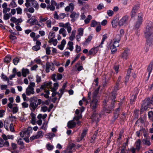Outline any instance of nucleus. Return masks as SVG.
I'll return each mask as SVG.
<instances>
[{
    "mask_svg": "<svg viewBox=\"0 0 153 153\" xmlns=\"http://www.w3.org/2000/svg\"><path fill=\"white\" fill-rule=\"evenodd\" d=\"M11 57L10 56H7L4 59V62L7 63H9L11 60Z\"/></svg>",
    "mask_w": 153,
    "mask_h": 153,
    "instance_id": "38",
    "label": "nucleus"
},
{
    "mask_svg": "<svg viewBox=\"0 0 153 153\" xmlns=\"http://www.w3.org/2000/svg\"><path fill=\"white\" fill-rule=\"evenodd\" d=\"M40 48V46L38 45H35L33 46L32 48V49L34 51H37L39 50Z\"/></svg>",
    "mask_w": 153,
    "mask_h": 153,
    "instance_id": "53",
    "label": "nucleus"
},
{
    "mask_svg": "<svg viewBox=\"0 0 153 153\" xmlns=\"http://www.w3.org/2000/svg\"><path fill=\"white\" fill-rule=\"evenodd\" d=\"M139 8V6L138 4L135 5L133 7L131 11V16L132 17H134L136 15Z\"/></svg>",
    "mask_w": 153,
    "mask_h": 153,
    "instance_id": "11",
    "label": "nucleus"
},
{
    "mask_svg": "<svg viewBox=\"0 0 153 153\" xmlns=\"http://www.w3.org/2000/svg\"><path fill=\"white\" fill-rule=\"evenodd\" d=\"M148 101H146L142 105L143 107L144 108L145 110H146L148 108Z\"/></svg>",
    "mask_w": 153,
    "mask_h": 153,
    "instance_id": "45",
    "label": "nucleus"
},
{
    "mask_svg": "<svg viewBox=\"0 0 153 153\" xmlns=\"http://www.w3.org/2000/svg\"><path fill=\"white\" fill-rule=\"evenodd\" d=\"M74 6L73 4L70 3L69 5L65 8V10L66 11H72L74 10Z\"/></svg>",
    "mask_w": 153,
    "mask_h": 153,
    "instance_id": "15",
    "label": "nucleus"
},
{
    "mask_svg": "<svg viewBox=\"0 0 153 153\" xmlns=\"http://www.w3.org/2000/svg\"><path fill=\"white\" fill-rule=\"evenodd\" d=\"M107 14L109 16H111L113 15L114 12L111 10H108L107 11Z\"/></svg>",
    "mask_w": 153,
    "mask_h": 153,
    "instance_id": "48",
    "label": "nucleus"
},
{
    "mask_svg": "<svg viewBox=\"0 0 153 153\" xmlns=\"http://www.w3.org/2000/svg\"><path fill=\"white\" fill-rule=\"evenodd\" d=\"M97 52V48H93L89 51L88 55H94Z\"/></svg>",
    "mask_w": 153,
    "mask_h": 153,
    "instance_id": "20",
    "label": "nucleus"
},
{
    "mask_svg": "<svg viewBox=\"0 0 153 153\" xmlns=\"http://www.w3.org/2000/svg\"><path fill=\"white\" fill-rule=\"evenodd\" d=\"M55 33L53 32H50L48 35V39L50 40L53 39L55 38Z\"/></svg>",
    "mask_w": 153,
    "mask_h": 153,
    "instance_id": "31",
    "label": "nucleus"
},
{
    "mask_svg": "<svg viewBox=\"0 0 153 153\" xmlns=\"http://www.w3.org/2000/svg\"><path fill=\"white\" fill-rule=\"evenodd\" d=\"M142 17L140 16H138L137 21L136 22L134 27L135 29H137L139 28L142 23Z\"/></svg>",
    "mask_w": 153,
    "mask_h": 153,
    "instance_id": "12",
    "label": "nucleus"
},
{
    "mask_svg": "<svg viewBox=\"0 0 153 153\" xmlns=\"http://www.w3.org/2000/svg\"><path fill=\"white\" fill-rule=\"evenodd\" d=\"M37 20L34 16H32L30 18L27 20V22L32 26L35 24Z\"/></svg>",
    "mask_w": 153,
    "mask_h": 153,
    "instance_id": "14",
    "label": "nucleus"
},
{
    "mask_svg": "<svg viewBox=\"0 0 153 153\" xmlns=\"http://www.w3.org/2000/svg\"><path fill=\"white\" fill-rule=\"evenodd\" d=\"M35 84L34 82H30L29 85L26 90V94L27 96L33 94L35 93L34 88L35 87Z\"/></svg>",
    "mask_w": 153,
    "mask_h": 153,
    "instance_id": "4",
    "label": "nucleus"
},
{
    "mask_svg": "<svg viewBox=\"0 0 153 153\" xmlns=\"http://www.w3.org/2000/svg\"><path fill=\"white\" fill-rule=\"evenodd\" d=\"M9 6L11 7H15L17 5L15 1L13 0L10 3Z\"/></svg>",
    "mask_w": 153,
    "mask_h": 153,
    "instance_id": "46",
    "label": "nucleus"
},
{
    "mask_svg": "<svg viewBox=\"0 0 153 153\" xmlns=\"http://www.w3.org/2000/svg\"><path fill=\"white\" fill-rule=\"evenodd\" d=\"M47 9H50L51 10L53 11L55 9V6L51 5H49L47 6Z\"/></svg>",
    "mask_w": 153,
    "mask_h": 153,
    "instance_id": "44",
    "label": "nucleus"
},
{
    "mask_svg": "<svg viewBox=\"0 0 153 153\" xmlns=\"http://www.w3.org/2000/svg\"><path fill=\"white\" fill-rule=\"evenodd\" d=\"M35 1V0H26V3L25 4V5L27 7H30V2H31V3Z\"/></svg>",
    "mask_w": 153,
    "mask_h": 153,
    "instance_id": "35",
    "label": "nucleus"
},
{
    "mask_svg": "<svg viewBox=\"0 0 153 153\" xmlns=\"http://www.w3.org/2000/svg\"><path fill=\"white\" fill-rule=\"evenodd\" d=\"M53 85V87H51V91H56L58 88L59 84L57 83H55Z\"/></svg>",
    "mask_w": 153,
    "mask_h": 153,
    "instance_id": "26",
    "label": "nucleus"
},
{
    "mask_svg": "<svg viewBox=\"0 0 153 153\" xmlns=\"http://www.w3.org/2000/svg\"><path fill=\"white\" fill-rule=\"evenodd\" d=\"M103 7L104 5L102 3L99 4L97 7V8L98 10H101Z\"/></svg>",
    "mask_w": 153,
    "mask_h": 153,
    "instance_id": "60",
    "label": "nucleus"
},
{
    "mask_svg": "<svg viewBox=\"0 0 153 153\" xmlns=\"http://www.w3.org/2000/svg\"><path fill=\"white\" fill-rule=\"evenodd\" d=\"M19 61V59L18 58H15L13 60V62L15 65H16Z\"/></svg>",
    "mask_w": 153,
    "mask_h": 153,
    "instance_id": "47",
    "label": "nucleus"
},
{
    "mask_svg": "<svg viewBox=\"0 0 153 153\" xmlns=\"http://www.w3.org/2000/svg\"><path fill=\"white\" fill-rule=\"evenodd\" d=\"M99 89L95 90L92 94V99H97V95L99 92Z\"/></svg>",
    "mask_w": 153,
    "mask_h": 153,
    "instance_id": "25",
    "label": "nucleus"
},
{
    "mask_svg": "<svg viewBox=\"0 0 153 153\" xmlns=\"http://www.w3.org/2000/svg\"><path fill=\"white\" fill-rule=\"evenodd\" d=\"M140 143L141 141L140 139H138L135 143V148L138 151L140 149Z\"/></svg>",
    "mask_w": 153,
    "mask_h": 153,
    "instance_id": "23",
    "label": "nucleus"
},
{
    "mask_svg": "<svg viewBox=\"0 0 153 153\" xmlns=\"http://www.w3.org/2000/svg\"><path fill=\"white\" fill-rule=\"evenodd\" d=\"M98 102L97 99H92L90 103L91 108L93 110H94L97 107Z\"/></svg>",
    "mask_w": 153,
    "mask_h": 153,
    "instance_id": "8",
    "label": "nucleus"
},
{
    "mask_svg": "<svg viewBox=\"0 0 153 153\" xmlns=\"http://www.w3.org/2000/svg\"><path fill=\"white\" fill-rule=\"evenodd\" d=\"M10 123V120L8 119L5 120L4 122V126L7 130H9V126Z\"/></svg>",
    "mask_w": 153,
    "mask_h": 153,
    "instance_id": "21",
    "label": "nucleus"
},
{
    "mask_svg": "<svg viewBox=\"0 0 153 153\" xmlns=\"http://www.w3.org/2000/svg\"><path fill=\"white\" fill-rule=\"evenodd\" d=\"M76 32V30H72L71 34L69 37V39L70 41H72L75 39Z\"/></svg>",
    "mask_w": 153,
    "mask_h": 153,
    "instance_id": "18",
    "label": "nucleus"
},
{
    "mask_svg": "<svg viewBox=\"0 0 153 153\" xmlns=\"http://www.w3.org/2000/svg\"><path fill=\"white\" fill-rule=\"evenodd\" d=\"M78 34L79 35L82 36L84 33V29L82 28H80L78 29Z\"/></svg>",
    "mask_w": 153,
    "mask_h": 153,
    "instance_id": "36",
    "label": "nucleus"
},
{
    "mask_svg": "<svg viewBox=\"0 0 153 153\" xmlns=\"http://www.w3.org/2000/svg\"><path fill=\"white\" fill-rule=\"evenodd\" d=\"M1 78L4 81H7L8 82L9 81V78L7 77L4 74H1Z\"/></svg>",
    "mask_w": 153,
    "mask_h": 153,
    "instance_id": "42",
    "label": "nucleus"
},
{
    "mask_svg": "<svg viewBox=\"0 0 153 153\" xmlns=\"http://www.w3.org/2000/svg\"><path fill=\"white\" fill-rule=\"evenodd\" d=\"M121 39V36L119 35H116L113 39V43L110 44V48L111 50L112 54L114 53L117 51V47L119 46V42Z\"/></svg>",
    "mask_w": 153,
    "mask_h": 153,
    "instance_id": "3",
    "label": "nucleus"
},
{
    "mask_svg": "<svg viewBox=\"0 0 153 153\" xmlns=\"http://www.w3.org/2000/svg\"><path fill=\"white\" fill-rule=\"evenodd\" d=\"M59 26L62 27L59 31V33L62 34V36L65 37L67 35V32L65 29V28L68 33L70 34L72 30V27L71 24L69 22L64 24L63 23L60 22L59 24Z\"/></svg>",
    "mask_w": 153,
    "mask_h": 153,
    "instance_id": "2",
    "label": "nucleus"
},
{
    "mask_svg": "<svg viewBox=\"0 0 153 153\" xmlns=\"http://www.w3.org/2000/svg\"><path fill=\"white\" fill-rule=\"evenodd\" d=\"M17 13L18 14H20L22 13V10L20 7H18L16 8Z\"/></svg>",
    "mask_w": 153,
    "mask_h": 153,
    "instance_id": "55",
    "label": "nucleus"
},
{
    "mask_svg": "<svg viewBox=\"0 0 153 153\" xmlns=\"http://www.w3.org/2000/svg\"><path fill=\"white\" fill-rule=\"evenodd\" d=\"M66 16V15L65 13H61L59 15V18L60 19H62Z\"/></svg>",
    "mask_w": 153,
    "mask_h": 153,
    "instance_id": "58",
    "label": "nucleus"
},
{
    "mask_svg": "<svg viewBox=\"0 0 153 153\" xmlns=\"http://www.w3.org/2000/svg\"><path fill=\"white\" fill-rule=\"evenodd\" d=\"M45 92L46 93V94H44V97L46 98H48L49 97L48 95L50 94L49 91L48 90H45Z\"/></svg>",
    "mask_w": 153,
    "mask_h": 153,
    "instance_id": "50",
    "label": "nucleus"
},
{
    "mask_svg": "<svg viewBox=\"0 0 153 153\" xmlns=\"http://www.w3.org/2000/svg\"><path fill=\"white\" fill-rule=\"evenodd\" d=\"M41 111L43 112H45L47 111H48V108L47 106L45 105H43L41 106Z\"/></svg>",
    "mask_w": 153,
    "mask_h": 153,
    "instance_id": "41",
    "label": "nucleus"
},
{
    "mask_svg": "<svg viewBox=\"0 0 153 153\" xmlns=\"http://www.w3.org/2000/svg\"><path fill=\"white\" fill-rule=\"evenodd\" d=\"M112 26L114 28H115L117 26V22L114 20H113L111 22Z\"/></svg>",
    "mask_w": 153,
    "mask_h": 153,
    "instance_id": "56",
    "label": "nucleus"
},
{
    "mask_svg": "<svg viewBox=\"0 0 153 153\" xmlns=\"http://www.w3.org/2000/svg\"><path fill=\"white\" fill-rule=\"evenodd\" d=\"M76 125V123L73 120L69 121L67 123V126L68 128H72L74 127Z\"/></svg>",
    "mask_w": 153,
    "mask_h": 153,
    "instance_id": "16",
    "label": "nucleus"
},
{
    "mask_svg": "<svg viewBox=\"0 0 153 153\" xmlns=\"http://www.w3.org/2000/svg\"><path fill=\"white\" fill-rule=\"evenodd\" d=\"M118 86H117V85H116V86L115 87L114 90L112 92V96L113 97V99H112V101L114 102L115 101V96L116 95V91L118 90Z\"/></svg>",
    "mask_w": 153,
    "mask_h": 153,
    "instance_id": "19",
    "label": "nucleus"
},
{
    "mask_svg": "<svg viewBox=\"0 0 153 153\" xmlns=\"http://www.w3.org/2000/svg\"><path fill=\"white\" fill-rule=\"evenodd\" d=\"M76 51L77 53H79L81 51V48L80 46L77 45H76Z\"/></svg>",
    "mask_w": 153,
    "mask_h": 153,
    "instance_id": "62",
    "label": "nucleus"
},
{
    "mask_svg": "<svg viewBox=\"0 0 153 153\" xmlns=\"http://www.w3.org/2000/svg\"><path fill=\"white\" fill-rule=\"evenodd\" d=\"M48 42L49 43L52 42L53 45L54 46H56L57 43V41L56 39H53L51 40H49L48 41Z\"/></svg>",
    "mask_w": 153,
    "mask_h": 153,
    "instance_id": "40",
    "label": "nucleus"
},
{
    "mask_svg": "<svg viewBox=\"0 0 153 153\" xmlns=\"http://www.w3.org/2000/svg\"><path fill=\"white\" fill-rule=\"evenodd\" d=\"M46 146L48 149L49 150H51L53 149V146L50 145V144H47Z\"/></svg>",
    "mask_w": 153,
    "mask_h": 153,
    "instance_id": "57",
    "label": "nucleus"
},
{
    "mask_svg": "<svg viewBox=\"0 0 153 153\" xmlns=\"http://www.w3.org/2000/svg\"><path fill=\"white\" fill-rule=\"evenodd\" d=\"M129 53V50L128 49H126L125 50L120 57L123 60H126L128 59Z\"/></svg>",
    "mask_w": 153,
    "mask_h": 153,
    "instance_id": "9",
    "label": "nucleus"
},
{
    "mask_svg": "<svg viewBox=\"0 0 153 153\" xmlns=\"http://www.w3.org/2000/svg\"><path fill=\"white\" fill-rule=\"evenodd\" d=\"M144 36L146 39L147 45L152 46V41L153 40V23L149 22L146 24L144 31Z\"/></svg>",
    "mask_w": 153,
    "mask_h": 153,
    "instance_id": "1",
    "label": "nucleus"
},
{
    "mask_svg": "<svg viewBox=\"0 0 153 153\" xmlns=\"http://www.w3.org/2000/svg\"><path fill=\"white\" fill-rule=\"evenodd\" d=\"M45 71L47 73H48L49 72V69L52 71H53L54 69V64L52 63H50L47 62L45 64Z\"/></svg>",
    "mask_w": 153,
    "mask_h": 153,
    "instance_id": "7",
    "label": "nucleus"
},
{
    "mask_svg": "<svg viewBox=\"0 0 153 153\" xmlns=\"http://www.w3.org/2000/svg\"><path fill=\"white\" fill-rule=\"evenodd\" d=\"M10 8H6L3 9V12L4 14H6L7 12H9L10 10Z\"/></svg>",
    "mask_w": 153,
    "mask_h": 153,
    "instance_id": "63",
    "label": "nucleus"
},
{
    "mask_svg": "<svg viewBox=\"0 0 153 153\" xmlns=\"http://www.w3.org/2000/svg\"><path fill=\"white\" fill-rule=\"evenodd\" d=\"M128 16L126 15L123 16L119 21V25L120 26H126L128 24Z\"/></svg>",
    "mask_w": 153,
    "mask_h": 153,
    "instance_id": "5",
    "label": "nucleus"
},
{
    "mask_svg": "<svg viewBox=\"0 0 153 153\" xmlns=\"http://www.w3.org/2000/svg\"><path fill=\"white\" fill-rule=\"evenodd\" d=\"M87 130L86 129H84L83 131V132L81 134V136L80 138V140H79V141H80L82 140L84 137L86 135L87 133Z\"/></svg>",
    "mask_w": 153,
    "mask_h": 153,
    "instance_id": "32",
    "label": "nucleus"
},
{
    "mask_svg": "<svg viewBox=\"0 0 153 153\" xmlns=\"http://www.w3.org/2000/svg\"><path fill=\"white\" fill-rule=\"evenodd\" d=\"M17 142L20 145H24L22 140L21 138L19 139L18 140H17Z\"/></svg>",
    "mask_w": 153,
    "mask_h": 153,
    "instance_id": "61",
    "label": "nucleus"
},
{
    "mask_svg": "<svg viewBox=\"0 0 153 153\" xmlns=\"http://www.w3.org/2000/svg\"><path fill=\"white\" fill-rule=\"evenodd\" d=\"M31 3L33 7L36 9H38L39 8V6L36 1H35L33 2H31Z\"/></svg>",
    "mask_w": 153,
    "mask_h": 153,
    "instance_id": "39",
    "label": "nucleus"
},
{
    "mask_svg": "<svg viewBox=\"0 0 153 153\" xmlns=\"http://www.w3.org/2000/svg\"><path fill=\"white\" fill-rule=\"evenodd\" d=\"M51 47H47L45 48L46 53L47 55H50L51 53V50H50Z\"/></svg>",
    "mask_w": 153,
    "mask_h": 153,
    "instance_id": "43",
    "label": "nucleus"
},
{
    "mask_svg": "<svg viewBox=\"0 0 153 153\" xmlns=\"http://www.w3.org/2000/svg\"><path fill=\"white\" fill-rule=\"evenodd\" d=\"M142 142L144 145L149 146L150 145L151 143L149 140L146 139H144L142 140Z\"/></svg>",
    "mask_w": 153,
    "mask_h": 153,
    "instance_id": "33",
    "label": "nucleus"
},
{
    "mask_svg": "<svg viewBox=\"0 0 153 153\" xmlns=\"http://www.w3.org/2000/svg\"><path fill=\"white\" fill-rule=\"evenodd\" d=\"M98 115L95 112H94L92 114L91 118L93 121H96L97 122L99 121V120L98 118Z\"/></svg>",
    "mask_w": 153,
    "mask_h": 153,
    "instance_id": "17",
    "label": "nucleus"
},
{
    "mask_svg": "<svg viewBox=\"0 0 153 153\" xmlns=\"http://www.w3.org/2000/svg\"><path fill=\"white\" fill-rule=\"evenodd\" d=\"M36 135V138H38L41 137H42V131H38L37 132V134Z\"/></svg>",
    "mask_w": 153,
    "mask_h": 153,
    "instance_id": "49",
    "label": "nucleus"
},
{
    "mask_svg": "<svg viewBox=\"0 0 153 153\" xmlns=\"http://www.w3.org/2000/svg\"><path fill=\"white\" fill-rule=\"evenodd\" d=\"M120 110V108H118L116 109L115 112L114 113V118L115 119H116L118 117L119 114Z\"/></svg>",
    "mask_w": 153,
    "mask_h": 153,
    "instance_id": "30",
    "label": "nucleus"
},
{
    "mask_svg": "<svg viewBox=\"0 0 153 153\" xmlns=\"http://www.w3.org/2000/svg\"><path fill=\"white\" fill-rule=\"evenodd\" d=\"M55 134L52 133L47 134L46 135V137L47 138L51 139L55 136Z\"/></svg>",
    "mask_w": 153,
    "mask_h": 153,
    "instance_id": "28",
    "label": "nucleus"
},
{
    "mask_svg": "<svg viewBox=\"0 0 153 153\" xmlns=\"http://www.w3.org/2000/svg\"><path fill=\"white\" fill-rule=\"evenodd\" d=\"M46 24L48 27H51V19L48 20L46 22Z\"/></svg>",
    "mask_w": 153,
    "mask_h": 153,
    "instance_id": "52",
    "label": "nucleus"
},
{
    "mask_svg": "<svg viewBox=\"0 0 153 153\" xmlns=\"http://www.w3.org/2000/svg\"><path fill=\"white\" fill-rule=\"evenodd\" d=\"M51 84L52 82H44L41 85L40 88L42 89H45L46 88H49L51 87Z\"/></svg>",
    "mask_w": 153,
    "mask_h": 153,
    "instance_id": "13",
    "label": "nucleus"
},
{
    "mask_svg": "<svg viewBox=\"0 0 153 153\" xmlns=\"http://www.w3.org/2000/svg\"><path fill=\"white\" fill-rule=\"evenodd\" d=\"M92 37L93 36L91 35L88 36V38L86 39L85 41V42L87 43L90 42L91 40Z\"/></svg>",
    "mask_w": 153,
    "mask_h": 153,
    "instance_id": "54",
    "label": "nucleus"
},
{
    "mask_svg": "<svg viewBox=\"0 0 153 153\" xmlns=\"http://www.w3.org/2000/svg\"><path fill=\"white\" fill-rule=\"evenodd\" d=\"M18 110V109L17 107H14L13 108V114L16 113Z\"/></svg>",
    "mask_w": 153,
    "mask_h": 153,
    "instance_id": "64",
    "label": "nucleus"
},
{
    "mask_svg": "<svg viewBox=\"0 0 153 153\" xmlns=\"http://www.w3.org/2000/svg\"><path fill=\"white\" fill-rule=\"evenodd\" d=\"M29 71L28 69L23 68L22 70V76L24 77H25L27 75L29 74Z\"/></svg>",
    "mask_w": 153,
    "mask_h": 153,
    "instance_id": "24",
    "label": "nucleus"
},
{
    "mask_svg": "<svg viewBox=\"0 0 153 153\" xmlns=\"http://www.w3.org/2000/svg\"><path fill=\"white\" fill-rule=\"evenodd\" d=\"M41 81V77L37 75L36 76V82L38 83L40 82Z\"/></svg>",
    "mask_w": 153,
    "mask_h": 153,
    "instance_id": "51",
    "label": "nucleus"
},
{
    "mask_svg": "<svg viewBox=\"0 0 153 153\" xmlns=\"http://www.w3.org/2000/svg\"><path fill=\"white\" fill-rule=\"evenodd\" d=\"M79 16L78 13H76L74 12H72L70 15V17L72 19H75L77 18Z\"/></svg>",
    "mask_w": 153,
    "mask_h": 153,
    "instance_id": "22",
    "label": "nucleus"
},
{
    "mask_svg": "<svg viewBox=\"0 0 153 153\" xmlns=\"http://www.w3.org/2000/svg\"><path fill=\"white\" fill-rule=\"evenodd\" d=\"M68 49L71 51H73L74 49L73 46V42L71 41H69L68 43Z\"/></svg>",
    "mask_w": 153,
    "mask_h": 153,
    "instance_id": "29",
    "label": "nucleus"
},
{
    "mask_svg": "<svg viewBox=\"0 0 153 153\" xmlns=\"http://www.w3.org/2000/svg\"><path fill=\"white\" fill-rule=\"evenodd\" d=\"M48 19L47 17H43L40 16L39 17V21L40 22H45Z\"/></svg>",
    "mask_w": 153,
    "mask_h": 153,
    "instance_id": "34",
    "label": "nucleus"
},
{
    "mask_svg": "<svg viewBox=\"0 0 153 153\" xmlns=\"http://www.w3.org/2000/svg\"><path fill=\"white\" fill-rule=\"evenodd\" d=\"M32 128L31 127H28L27 129L24 131H23V134L22 132H20V136L21 137H23L24 136H26V135L27 136H29V134L32 132Z\"/></svg>",
    "mask_w": 153,
    "mask_h": 153,
    "instance_id": "10",
    "label": "nucleus"
},
{
    "mask_svg": "<svg viewBox=\"0 0 153 153\" xmlns=\"http://www.w3.org/2000/svg\"><path fill=\"white\" fill-rule=\"evenodd\" d=\"M22 105L23 108H27L28 106V104L25 102H23Z\"/></svg>",
    "mask_w": 153,
    "mask_h": 153,
    "instance_id": "59",
    "label": "nucleus"
},
{
    "mask_svg": "<svg viewBox=\"0 0 153 153\" xmlns=\"http://www.w3.org/2000/svg\"><path fill=\"white\" fill-rule=\"evenodd\" d=\"M153 64V62H151L149 65L148 68L147 70L149 71V76L152 70V65Z\"/></svg>",
    "mask_w": 153,
    "mask_h": 153,
    "instance_id": "27",
    "label": "nucleus"
},
{
    "mask_svg": "<svg viewBox=\"0 0 153 153\" xmlns=\"http://www.w3.org/2000/svg\"><path fill=\"white\" fill-rule=\"evenodd\" d=\"M38 106L37 99L36 98L32 101L29 105L30 109L33 111H35Z\"/></svg>",
    "mask_w": 153,
    "mask_h": 153,
    "instance_id": "6",
    "label": "nucleus"
},
{
    "mask_svg": "<svg viewBox=\"0 0 153 153\" xmlns=\"http://www.w3.org/2000/svg\"><path fill=\"white\" fill-rule=\"evenodd\" d=\"M47 116V114H44L43 115H42L41 114H39L37 116V118L39 119H41L42 118L43 119H44L46 118Z\"/></svg>",
    "mask_w": 153,
    "mask_h": 153,
    "instance_id": "37",
    "label": "nucleus"
}]
</instances>
